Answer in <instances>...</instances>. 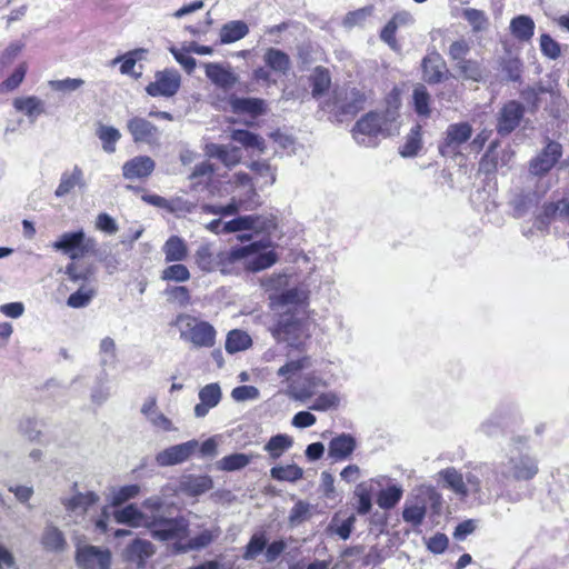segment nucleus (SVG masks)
Segmentation results:
<instances>
[{"label":"nucleus","mask_w":569,"mask_h":569,"mask_svg":"<svg viewBox=\"0 0 569 569\" xmlns=\"http://www.w3.org/2000/svg\"><path fill=\"white\" fill-rule=\"evenodd\" d=\"M127 129L136 143H153L158 137V128L142 117H132L127 122Z\"/></svg>","instance_id":"nucleus-14"},{"label":"nucleus","mask_w":569,"mask_h":569,"mask_svg":"<svg viewBox=\"0 0 569 569\" xmlns=\"http://www.w3.org/2000/svg\"><path fill=\"white\" fill-rule=\"evenodd\" d=\"M422 148V126L415 124L406 137V142L401 146L399 153L403 158H411L419 153Z\"/></svg>","instance_id":"nucleus-33"},{"label":"nucleus","mask_w":569,"mask_h":569,"mask_svg":"<svg viewBox=\"0 0 569 569\" xmlns=\"http://www.w3.org/2000/svg\"><path fill=\"white\" fill-rule=\"evenodd\" d=\"M266 547L267 538L264 532L254 533L244 547L242 558L244 560H253L266 549Z\"/></svg>","instance_id":"nucleus-53"},{"label":"nucleus","mask_w":569,"mask_h":569,"mask_svg":"<svg viewBox=\"0 0 569 569\" xmlns=\"http://www.w3.org/2000/svg\"><path fill=\"white\" fill-rule=\"evenodd\" d=\"M539 472L538 461L529 455L511 457L501 471H495L498 486L505 487L509 480L530 481Z\"/></svg>","instance_id":"nucleus-5"},{"label":"nucleus","mask_w":569,"mask_h":569,"mask_svg":"<svg viewBox=\"0 0 569 569\" xmlns=\"http://www.w3.org/2000/svg\"><path fill=\"white\" fill-rule=\"evenodd\" d=\"M156 552L154 546L144 539L137 538L126 548L127 559L137 563L139 569L143 568L146 561Z\"/></svg>","instance_id":"nucleus-21"},{"label":"nucleus","mask_w":569,"mask_h":569,"mask_svg":"<svg viewBox=\"0 0 569 569\" xmlns=\"http://www.w3.org/2000/svg\"><path fill=\"white\" fill-rule=\"evenodd\" d=\"M311 366V358L309 356H302L296 360H289L283 366H281L277 375L279 377L290 379L291 376L300 372L303 369H307Z\"/></svg>","instance_id":"nucleus-54"},{"label":"nucleus","mask_w":569,"mask_h":569,"mask_svg":"<svg viewBox=\"0 0 569 569\" xmlns=\"http://www.w3.org/2000/svg\"><path fill=\"white\" fill-rule=\"evenodd\" d=\"M160 278L166 282H187L191 278V273L187 266L180 262H171L160 273Z\"/></svg>","instance_id":"nucleus-39"},{"label":"nucleus","mask_w":569,"mask_h":569,"mask_svg":"<svg viewBox=\"0 0 569 569\" xmlns=\"http://www.w3.org/2000/svg\"><path fill=\"white\" fill-rule=\"evenodd\" d=\"M169 302L186 308L192 302L191 290L187 286H169L164 289Z\"/></svg>","instance_id":"nucleus-46"},{"label":"nucleus","mask_w":569,"mask_h":569,"mask_svg":"<svg viewBox=\"0 0 569 569\" xmlns=\"http://www.w3.org/2000/svg\"><path fill=\"white\" fill-rule=\"evenodd\" d=\"M446 486L461 498H466L469 493L466 481L463 480L462 473L455 468H446L440 471Z\"/></svg>","instance_id":"nucleus-36"},{"label":"nucleus","mask_w":569,"mask_h":569,"mask_svg":"<svg viewBox=\"0 0 569 569\" xmlns=\"http://www.w3.org/2000/svg\"><path fill=\"white\" fill-rule=\"evenodd\" d=\"M41 543L49 551H62L67 545L63 533L53 526L46 528Z\"/></svg>","instance_id":"nucleus-42"},{"label":"nucleus","mask_w":569,"mask_h":569,"mask_svg":"<svg viewBox=\"0 0 569 569\" xmlns=\"http://www.w3.org/2000/svg\"><path fill=\"white\" fill-rule=\"evenodd\" d=\"M52 248L70 258L71 261L66 266L64 273L69 281L80 284L79 289L68 297L67 305L73 309L87 307L94 298L97 290L90 286L94 278L96 267L86 261V258L98 254L97 240L88 237L80 229L62 233L52 243Z\"/></svg>","instance_id":"nucleus-1"},{"label":"nucleus","mask_w":569,"mask_h":569,"mask_svg":"<svg viewBox=\"0 0 569 569\" xmlns=\"http://www.w3.org/2000/svg\"><path fill=\"white\" fill-rule=\"evenodd\" d=\"M403 491L398 486H388L386 489L379 491L377 496V503L382 509H391L401 500Z\"/></svg>","instance_id":"nucleus-49"},{"label":"nucleus","mask_w":569,"mask_h":569,"mask_svg":"<svg viewBox=\"0 0 569 569\" xmlns=\"http://www.w3.org/2000/svg\"><path fill=\"white\" fill-rule=\"evenodd\" d=\"M422 79L429 84H437L443 81L447 72L446 63L437 52L427 54L421 62Z\"/></svg>","instance_id":"nucleus-16"},{"label":"nucleus","mask_w":569,"mask_h":569,"mask_svg":"<svg viewBox=\"0 0 569 569\" xmlns=\"http://www.w3.org/2000/svg\"><path fill=\"white\" fill-rule=\"evenodd\" d=\"M323 385L322 380L316 376L315 373H308L296 385L292 387V397L297 400L305 401L306 399L311 398L316 389Z\"/></svg>","instance_id":"nucleus-30"},{"label":"nucleus","mask_w":569,"mask_h":569,"mask_svg":"<svg viewBox=\"0 0 569 569\" xmlns=\"http://www.w3.org/2000/svg\"><path fill=\"white\" fill-rule=\"evenodd\" d=\"M562 157V146L549 140L542 150L529 161V170L533 176L543 177L558 163Z\"/></svg>","instance_id":"nucleus-8"},{"label":"nucleus","mask_w":569,"mask_h":569,"mask_svg":"<svg viewBox=\"0 0 569 569\" xmlns=\"http://www.w3.org/2000/svg\"><path fill=\"white\" fill-rule=\"evenodd\" d=\"M395 120V116L390 114L389 110L381 112L369 111L363 114L355 124L353 134H363L368 137H378L389 122Z\"/></svg>","instance_id":"nucleus-10"},{"label":"nucleus","mask_w":569,"mask_h":569,"mask_svg":"<svg viewBox=\"0 0 569 569\" xmlns=\"http://www.w3.org/2000/svg\"><path fill=\"white\" fill-rule=\"evenodd\" d=\"M180 87V77L172 71H161L156 74V80L146 87L151 97H171L177 93Z\"/></svg>","instance_id":"nucleus-12"},{"label":"nucleus","mask_w":569,"mask_h":569,"mask_svg":"<svg viewBox=\"0 0 569 569\" xmlns=\"http://www.w3.org/2000/svg\"><path fill=\"white\" fill-rule=\"evenodd\" d=\"M459 76L465 80L480 82L485 77V67L481 61L476 59H465L455 64Z\"/></svg>","instance_id":"nucleus-31"},{"label":"nucleus","mask_w":569,"mask_h":569,"mask_svg":"<svg viewBox=\"0 0 569 569\" xmlns=\"http://www.w3.org/2000/svg\"><path fill=\"white\" fill-rule=\"evenodd\" d=\"M259 216H241L230 221L224 222L222 226L223 233H232L243 230H252L259 221Z\"/></svg>","instance_id":"nucleus-51"},{"label":"nucleus","mask_w":569,"mask_h":569,"mask_svg":"<svg viewBox=\"0 0 569 569\" xmlns=\"http://www.w3.org/2000/svg\"><path fill=\"white\" fill-rule=\"evenodd\" d=\"M258 247V244H247L220 251L219 271L223 274L247 272L248 257Z\"/></svg>","instance_id":"nucleus-7"},{"label":"nucleus","mask_w":569,"mask_h":569,"mask_svg":"<svg viewBox=\"0 0 569 569\" xmlns=\"http://www.w3.org/2000/svg\"><path fill=\"white\" fill-rule=\"evenodd\" d=\"M214 156L229 168L240 163L242 157L240 148L224 144L216 147Z\"/></svg>","instance_id":"nucleus-52"},{"label":"nucleus","mask_w":569,"mask_h":569,"mask_svg":"<svg viewBox=\"0 0 569 569\" xmlns=\"http://www.w3.org/2000/svg\"><path fill=\"white\" fill-rule=\"evenodd\" d=\"M178 327L180 339L196 349L212 348L216 345L217 331L214 327L196 316L178 313L170 323Z\"/></svg>","instance_id":"nucleus-3"},{"label":"nucleus","mask_w":569,"mask_h":569,"mask_svg":"<svg viewBox=\"0 0 569 569\" xmlns=\"http://www.w3.org/2000/svg\"><path fill=\"white\" fill-rule=\"evenodd\" d=\"M196 266L206 273L219 271L220 251L214 252L210 243L197 248L193 254Z\"/></svg>","instance_id":"nucleus-22"},{"label":"nucleus","mask_w":569,"mask_h":569,"mask_svg":"<svg viewBox=\"0 0 569 569\" xmlns=\"http://www.w3.org/2000/svg\"><path fill=\"white\" fill-rule=\"evenodd\" d=\"M339 397L333 392H325L319 395L315 401L309 406L313 411H327L337 409L339 407Z\"/></svg>","instance_id":"nucleus-60"},{"label":"nucleus","mask_w":569,"mask_h":569,"mask_svg":"<svg viewBox=\"0 0 569 569\" xmlns=\"http://www.w3.org/2000/svg\"><path fill=\"white\" fill-rule=\"evenodd\" d=\"M114 519L118 523H126L130 527H138L144 519L142 511L133 503L123 507L120 510L114 511Z\"/></svg>","instance_id":"nucleus-44"},{"label":"nucleus","mask_w":569,"mask_h":569,"mask_svg":"<svg viewBox=\"0 0 569 569\" xmlns=\"http://www.w3.org/2000/svg\"><path fill=\"white\" fill-rule=\"evenodd\" d=\"M266 67L279 74H287L291 69V60L288 53L278 48H267L263 53Z\"/></svg>","instance_id":"nucleus-25"},{"label":"nucleus","mask_w":569,"mask_h":569,"mask_svg":"<svg viewBox=\"0 0 569 569\" xmlns=\"http://www.w3.org/2000/svg\"><path fill=\"white\" fill-rule=\"evenodd\" d=\"M412 99L416 113L420 117L429 118L431 116V98L426 87L422 84L417 86L413 89Z\"/></svg>","instance_id":"nucleus-41"},{"label":"nucleus","mask_w":569,"mask_h":569,"mask_svg":"<svg viewBox=\"0 0 569 569\" xmlns=\"http://www.w3.org/2000/svg\"><path fill=\"white\" fill-rule=\"evenodd\" d=\"M231 139L247 149L254 148L261 153L266 150L264 140L259 134L246 129L232 130Z\"/></svg>","instance_id":"nucleus-38"},{"label":"nucleus","mask_w":569,"mask_h":569,"mask_svg":"<svg viewBox=\"0 0 569 569\" xmlns=\"http://www.w3.org/2000/svg\"><path fill=\"white\" fill-rule=\"evenodd\" d=\"M462 17L471 26L473 33L482 32L489 26V19L482 10L467 8L462 10Z\"/></svg>","instance_id":"nucleus-50"},{"label":"nucleus","mask_w":569,"mask_h":569,"mask_svg":"<svg viewBox=\"0 0 569 569\" xmlns=\"http://www.w3.org/2000/svg\"><path fill=\"white\" fill-rule=\"evenodd\" d=\"M97 136L102 142L103 150L108 153L116 151V144L121 138V133L117 128L104 124L98 127Z\"/></svg>","instance_id":"nucleus-45"},{"label":"nucleus","mask_w":569,"mask_h":569,"mask_svg":"<svg viewBox=\"0 0 569 569\" xmlns=\"http://www.w3.org/2000/svg\"><path fill=\"white\" fill-rule=\"evenodd\" d=\"M206 76L218 87L222 89L232 88L237 81V76L219 63H208L206 66Z\"/></svg>","instance_id":"nucleus-26"},{"label":"nucleus","mask_w":569,"mask_h":569,"mask_svg":"<svg viewBox=\"0 0 569 569\" xmlns=\"http://www.w3.org/2000/svg\"><path fill=\"white\" fill-rule=\"evenodd\" d=\"M213 487V481L211 477L203 475V476H196V475H188L183 476L179 482L178 489L180 492L197 497L200 496L207 491H209Z\"/></svg>","instance_id":"nucleus-20"},{"label":"nucleus","mask_w":569,"mask_h":569,"mask_svg":"<svg viewBox=\"0 0 569 569\" xmlns=\"http://www.w3.org/2000/svg\"><path fill=\"white\" fill-rule=\"evenodd\" d=\"M27 71V62L19 63L13 72L0 83V93H8L18 89L24 80Z\"/></svg>","instance_id":"nucleus-48"},{"label":"nucleus","mask_w":569,"mask_h":569,"mask_svg":"<svg viewBox=\"0 0 569 569\" xmlns=\"http://www.w3.org/2000/svg\"><path fill=\"white\" fill-rule=\"evenodd\" d=\"M167 263L181 262L187 259L189 249L186 241L179 236H170L162 246Z\"/></svg>","instance_id":"nucleus-24"},{"label":"nucleus","mask_w":569,"mask_h":569,"mask_svg":"<svg viewBox=\"0 0 569 569\" xmlns=\"http://www.w3.org/2000/svg\"><path fill=\"white\" fill-rule=\"evenodd\" d=\"M270 475L278 481L295 482L303 477V470L297 465L276 466L271 468Z\"/></svg>","instance_id":"nucleus-47"},{"label":"nucleus","mask_w":569,"mask_h":569,"mask_svg":"<svg viewBox=\"0 0 569 569\" xmlns=\"http://www.w3.org/2000/svg\"><path fill=\"white\" fill-rule=\"evenodd\" d=\"M558 213L560 214V207L558 201L545 202L541 208V212L536 216L535 224L538 229L547 228Z\"/></svg>","instance_id":"nucleus-57"},{"label":"nucleus","mask_w":569,"mask_h":569,"mask_svg":"<svg viewBox=\"0 0 569 569\" xmlns=\"http://www.w3.org/2000/svg\"><path fill=\"white\" fill-rule=\"evenodd\" d=\"M252 345L250 336L239 329H233L227 335L226 350L229 353H236L248 349Z\"/></svg>","instance_id":"nucleus-40"},{"label":"nucleus","mask_w":569,"mask_h":569,"mask_svg":"<svg viewBox=\"0 0 569 569\" xmlns=\"http://www.w3.org/2000/svg\"><path fill=\"white\" fill-rule=\"evenodd\" d=\"M292 445V440L287 435H277L269 439V441L264 446V450L269 452V455L277 459L282 453L289 449Z\"/></svg>","instance_id":"nucleus-55"},{"label":"nucleus","mask_w":569,"mask_h":569,"mask_svg":"<svg viewBox=\"0 0 569 569\" xmlns=\"http://www.w3.org/2000/svg\"><path fill=\"white\" fill-rule=\"evenodd\" d=\"M214 540V536L210 530H203L193 538H189L184 543H172V553L181 555L191 550H200L208 547Z\"/></svg>","instance_id":"nucleus-28"},{"label":"nucleus","mask_w":569,"mask_h":569,"mask_svg":"<svg viewBox=\"0 0 569 569\" xmlns=\"http://www.w3.org/2000/svg\"><path fill=\"white\" fill-rule=\"evenodd\" d=\"M196 208V203L190 202L181 197H176L168 200L167 211L176 216H184L193 212Z\"/></svg>","instance_id":"nucleus-63"},{"label":"nucleus","mask_w":569,"mask_h":569,"mask_svg":"<svg viewBox=\"0 0 569 569\" xmlns=\"http://www.w3.org/2000/svg\"><path fill=\"white\" fill-rule=\"evenodd\" d=\"M197 448L198 441L190 440L164 449L157 455L156 459L159 466H174L188 460Z\"/></svg>","instance_id":"nucleus-13"},{"label":"nucleus","mask_w":569,"mask_h":569,"mask_svg":"<svg viewBox=\"0 0 569 569\" xmlns=\"http://www.w3.org/2000/svg\"><path fill=\"white\" fill-rule=\"evenodd\" d=\"M229 104L233 113L248 114L252 118L259 117L267 111L266 101L261 98H239L230 96Z\"/></svg>","instance_id":"nucleus-17"},{"label":"nucleus","mask_w":569,"mask_h":569,"mask_svg":"<svg viewBox=\"0 0 569 569\" xmlns=\"http://www.w3.org/2000/svg\"><path fill=\"white\" fill-rule=\"evenodd\" d=\"M540 50L543 56L553 60L561 54L560 44L547 33L540 36Z\"/></svg>","instance_id":"nucleus-64"},{"label":"nucleus","mask_w":569,"mask_h":569,"mask_svg":"<svg viewBox=\"0 0 569 569\" xmlns=\"http://www.w3.org/2000/svg\"><path fill=\"white\" fill-rule=\"evenodd\" d=\"M146 527L153 539L162 542L184 543L190 533V523L184 517H153Z\"/></svg>","instance_id":"nucleus-4"},{"label":"nucleus","mask_w":569,"mask_h":569,"mask_svg":"<svg viewBox=\"0 0 569 569\" xmlns=\"http://www.w3.org/2000/svg\"><path fill=\"white\" fill-rule=\"evenodd\" d=\"M357 446L356 439L349 433H341L332 438L329 442V456L341 461L352 455Z\"/></svg>","instance_id":"nucleus-23"},{"label":"nucleus","mask_w":569,"mask_h":569,"mask_svg":"<svg viewBox=\"0 0 569 569\" xmlns=\"http://www.w3.org/2000/svg\"><path fill=\"white\" fill-rule=\"evenodd\" d=\"M83 171L80 167L74 166L71 171H64L61 174L60 183L54 194L58 198L69 194L76 187H83Z\"/></svg>","instance_id":"nucleus-27"},{"label":"nucleus","mask_w":569,"mask_h":569,"mask_svg":"<svg viewBox=\"0 0 569 569\" xmlns=\"http://www.w3.org/2000/svg\"><path fill=\"white\" fill-rule=\"evenodd\" d=\"M471 47L468 40L465 38L457 39L451 42L448 49L449 59L456 63L467 59L470 53Z\"/></svg>","instance_id":"nucleus-59"},{"label":"nucleus","mask_w":569,"mask_h":569,"mask_svg":"<svg viewBox=\"0 0 569 569\" xmlns=\"http://www.w3.org/2000/svg\"><path fill=\"white\" fill-rule=\"evenodd\" d=\"M427 513V507L423 501L416 503H406L402 510V519L412 527L422 525Z\"/></svg>","instance_id":"nucleus-43"},{"label":"nucleus","mask_w":569,"mask_h":569,"mask_svg":"<svg viewBox=\"0 0 569 569\" xmlns=\"http://www.w3.org/2000/svg\"><path fill=\"white\" fill-rule=\"evenodd\" d=\"M472 126L467 121L450 123L438 144L439 153L445 158L456 159L461 156V147L472 137Z\"/></svg>","instance_id":"nucleus-6"},{"label":"nucleus","mask_w":569,"mask_h":569,"mask_svg":"<svg viewBox=\"0 0 569 569\" xmlns=\"http://www.w3.org/2000/svg\"><path fill=\"white\" fill-rule=\"evenodd\" d=\"M249 32V28L246 22L236 20L230 21L222 26L220 30V42L232 43L244 38Z\"/></svg>","instance_id":"nucleus-37"},{"label":"nucleus","mask_w":569,"mask_h":569,"mask_svg":"<svg viewBox=\"0 0 569 569\" xmlns=\"http://www.w3.org/2000/svg\"><path fill=\"white\" fill-rule=\"evenodd\" d=\"M366 101V94L359 90L352 91V100L343 103L339 111L337 112V117L342 116H356L363 108V103Z\"/></svg>","instance_id":"nucleus-58"},{"label":"nucleus","mask_w":569,"mask_h":569,"mask_svg":"<svg viewBox=\"0 0 569 569\" xmlns=\"http://www.w3.org/2000/svg\"><path fill=\"white\" fill-rule=\"evenodd\" d=\"M411 20V16L406 12H396L385 24V27L380 31V39L385 43H387L390 49L398 50L399 43L397 40V31L400 26L407 24Z\"/></svg>","instance_id":"nucleus-19"},{"label":"nucleus","mask_w":569,"mask_h":569,"mask_svg":"<svg viewBox=\"0 0 569 569\" xmlns=\"http://www.w3.org/2000/svg\"><path fill=\"white\" fill-rule=\"evenodd\" d=\"M525 107L516 100H510L503 104L499 112L497 131L501 136L511 133L522 120Z\"/></svg>","instance_id":"nucleus-11"},{"label":"nucleus","mask_w":569,"mask_h":569,"mask_svg":"<svg viewBox=\"0 0 569 569\" xmlns=\"http://www.w3.org/2000/svg\"><path fill=\"white\" fill-rule=\"evenodd\" d=\"M156 163L149 156H137L124 162L122 166V176L124 179H146L154 170Z\"/></svg>","instance_id":"nucleus-15"},{"label":"nucleus","mask_w":569,"mask_h":569,"mask_svg":"<svg viewBox=\"0 0 569 569\" xmlns=\"http://www.w3.org/2000/svg\"><path fill=\"white\" fill-rule=\"evenodd\" d=\"M248 202H251L249 199H236L234 197L230 200V202L226 206H214L204 203L201 206V211L208 214H219L222 217L232 216L239 212L241 208L248 209Z\"/></svg>","instance_id":"nucleus-35"},{"label":"nucleus","mask_w":569,"mask_h":569,"mask_svg":"<svg viewBox=\"0 0 569 569\" xmlns=\"http://www.w3.org/2000/svg\"><path fill=\"white\" fill-rule=\"evenodd\" d=\"M251 456L246 453H231L219 461V468L224 471H236L251 462Z\"/></svg>","instance_id":"nucleus-56"},{"label":"nucleus","mask_w":569,"mask_h":569,"mask_svg":"<svg viewBox=\"0 0 569 569\" xmlns=\"http://www.w3.org/2000/svg\"><path fill=\"white\" fill-rule=\"evenodd\" d=\"M309 328V311L306 306H298L278 313L270 331L278 342H287L289 347L302 351L310 338Z\"/></svg>","instance_id":"nucleus-2"},{"label":"nucleus","mask_w":569,"mask_h":569,"mask_svg":"<svg viewBox=\"0 0 569 569\" xmlns=\"http://www.w3.org/2000/svg\"><path fill=\"white\" fill-rule=\"evenodd\" d=\"M373 6H366L362 8H359L357 10L350 11L346 14L343 19V23L346 27L352 28L355 26H361L367 18L372 16L373 13Z\"/></svg>","instance_id":"nucleus-61"},{"label":"nucleus","mask_w":569,"mask_h":569,"mask_svg":"<svg viewBox=\"0 0 569 569\" xmlns=\"http://www.w3.org/2000/svg\"><path fill=\"white\" fill-rule=\"evenodd\" d=\"M250 170L260 178H264L266 184H273L276 181V173L268 161L257 160L249 164Z\"/></svg>","instance_id":"nucleus-62"},{"label":"nucleus","mask_w":569,"mask_h":569,"mask_svg":"<svg viewBox=\"0 0 569 569\" xmlns=\"http://www.w3.org/2000/svg\"><path fill=\"white\" fill-rule=\"evenodd\" d=\"M13 107L18 112L29 118H37L44 112V104L36 96L19 97L13 100Z\"/></svg>","instance_id":"nucleus-32"},{"label":"nucleus","mask_w":569,"mask_h":569,"mask_svg":"<svg viewBox=\"0 0 569 569\" xmlns=\"http://www.w3.org/2000/svg\"><path fill=\"white\" fill-rule=\"evenodd\" d=\"M510 30L516 39L528 41L533 37L535 22L529 16H518L511 20Z\"/></svg>","instance_id":"nucleus-34"},{"label":"nucleus","mask_w":569,"mask_h":569,"mask_svg":"<svg viewBox=\"0 0 569 569\" xmlns=\"http://www.w3.org/2000/svg\"><path fill=\"white\" fill-rule=\"evenodd\" d=\"M309 82L311 86V94L313 98H319L327 93L331 87V74L330 71L322 66H318L313 69Z\"/></svg>","instance_id":"nucleus-29"},{"label":"nucleus","mask_w":569,"mask_h":569,"mask_svg":"<svg viewBox=\"0 0 569 569\" xmlns=\"http://www.w3.org/2000/svg\"><path fill=\"white\" fill-rule=\"evenodd\" d=\"M76 562L80 569H110L111 552L91 545L78 547Z\"/></svg>","instance_id":"nucleus-9"},{"label":"nucleus","mask_w":569,"mask_h":569,"mask_svg":"<svg viewBox=\"0 0 569 569\" xmlns=\"http://www.w3.org/2000/svg\"><path fill=\"white\" fill-rule=\"evenodd\" d=\"M250 244H258L259 247L254 249L248 257L249 259L247 261V272H258L270 268L277 262L278 256L274 251L270 250L267 252H261V250L267 247L266 243L262 241H256L251 242Z\"/></svg>","instance_id":"nucleus-18"}]
</instances>
